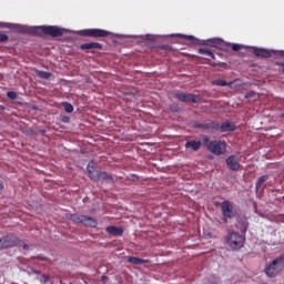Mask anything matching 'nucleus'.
<instances>
[{"mask_svg": "<svg viewBox=\"0 0 284 284\" xmlns=\"http://www.w3.org/2000/svg\"><path fill=\"white\" fill-rule=\"evenodd\" d=\"M282 201H284V195L282 196Z\"/></svg>", "mask_w": 284, "mask_h": 284, "instance_id": "58836bf2", "label": "nucleus"}, {"mask_svg": "<svg viewBox=\"0 0 284 284\" xmlns=\"http://www.w3.org/2000/svg\"><path fill=\"white\" fill-rule=\"evenodd\" d=\"M220 207L223 223L227 224L229 220L235 219L236 213L234 212V204L232 202L225 200L220 204Z\"/></svg>", "mask_w": 284, "mask_h": 284, "instance_id": "39448f33", "label": "nucleus"}, {"mask_svg": "<svg viewBox=\"0 0 284 284\" xmlns=\"http://www.w3.org/2000/svg\"><path fill=\"white\" fill-rule=\"evenodd\" d=\"M82 37H92L94 39L110 37V31L103 29H84L80 31Z\"/></svg>", "mask_w": 284, "mask_h": 284, "instance_id": "423d86ee", "label": "nucleus"}, {"mask_svg": "<svg viewBox=\"0 0 284 284\" xmlns=\"http://www.w3.org/2000/svg\"><path fill=\"white\" fill-rule=\"evenodd\" d=\"M194 128H196L197 130H219V123H216V122H207V123L195 122Z\"/></svg>", "mask_w": 284, "mask_h": 284, "instance_id": "f8f14e48", "label": "nucleus"}, {"mask_svg": "<svg viewBox=\"0 0 284 284\" xmlns=\"http://www.w3.org/2000/svg\"><path fill=\"white\" fill-rule=\"evenodd\" d=\"M19 31L23 34H34L36 37H41V34H47L48 37H63L65 29H61L57 26H40V27H26L19 28Z\"/></svg>", "mask_w": 284, "mask_h": 284, "instance_id": "f257e3e1", "label": "nucleus"}, {"mask_svg": "<svg viewBox=\"0 0 284 284\" xmlns=\"http://www.w3.org/2000/svg\"><path fill=\"white\" fill-rule=\"evenodd\" d=\"M0 110H6V106L0 104Z\"/></svg>", "mask_w": 284, "mask_h": 284, "instance_id": "c9c22d12", "label": "nucleus"}, {"mask_svg": "<svg viewBox=\"0 0 284 284\" xmlns=\"http://www.w3.org/2000/svg\"><path fill=\"white\" fill-rule=\"evenodd\" d=\"M175 99L182 101V103H199L201 102V95L193 93L178 92Z\"/></svg>", "mask_w": 284, "mask_h": 284, "instance_id": "6e6552de", "label": "nucleus"}, {"mask_svg": "<svg viewBox=\"0 0 284 284\" xmlns=\"http://www.w3.org/2000/svg\"><path fill=\"white\" fill-rule=\"evenodd\" d=\"M283 267H284V257L280 256L273 260L271 263L266 264L264 268V273L270 278H276V276H278V274L283 272Z\"/></svg>", "mask_w": 284, "mask_h": 284, "instance_id": "7ed1b4c3", "label": "nucleus"}, {"mask_svg": "<svg viewBox=\"0 0 284 284\" xmlns=\"http://www.w3.org/2000/svg\"><path fill=\"white\" fill-rule=\"evenodd\" d=\"M227 45V48H231L234 52H239L242 48H243V45H241V44H236V43H230V44H226Z\"/></svg>", "mask_w": 284, "mask_h": 284, "instance_id": "bb28decb", "label": "nucleus"}, {"mask_svg": "<svg viewBox=\"0 0 284 284\" xmlns=\"http://www.w3.org/2000/svg\"><path fill=\"white\" fill-rule=\"evenodd\" d=\"M128 263H132V265H143V263H149V261L141 257L128 256Z\"/></svg>", "mask_w": 284, "mask_h": 284, "instance_id": "6ab92c4d", "label": "nucleus"}, {"mask_svg": "<svg viewBox=\"0 0 284 284\" xmlns=\"http://www.w3.org/2000/svg\"><path fill=\"white\" fill-rule=\"evenodd\" d=\"M83 216L84 215H79V214H71L70 216V221H72L73 223H83Z\"/></svg>", "mask_w": 284, "mask_h": 284, "instance_id": "b1692460", "label": "nucleus"}, {"mask_svg": "<svg viewBox=\"0 0 284 284\" xmlns=\"http://www.w3.org/2000/svg\"><path fill=\"white\" fill-rule=\"evenodd\" d=\"M226 165L229 170H232V172H239L241 170V163L239 162V156L231 155L226 159Z\"/></svg>", "mask_w": 284, "mask_h": 284, "instance_id": "1a4fd4ad", "label": "nucleus"}, {"mask_svg": "<svg viewBox=\"0 0 284 284\" xmlns=\"http://www.w3.org/2000/svg\"><path fill=\"white\" fill-rule=\"evenodd\" d=\"M201 141L196 140L186 141L185 143V148L193 150V152H199L201 150Z\"/></svg>", "mask_w": 284, "mask_h": 284, "instance_id": "dca6fc26", "label": "nucleus"}, {"mask_svg": "<svg viewBox=\"0 0 284 284\" xmlns=\"http://www.w3.org/2000/svg\"><path fill=\"white\" fill-rule=\"evenodd\" d=\"M270 175H262L257 179L256 183H255V187L256 190L261 189V186L263 185V183H265V181H268Z\"/></svg>", "mask_w": 284, "mask_h": 284, "instance_id": "4be33fe9", "label": "nucleus"}, {"mask_svg": "<svg viewBox=\"0 0 284 284\" xmlns=\"http://www.w3.org/2000/svg\"><path fill=\"white\" fill-rule=\"evenodd\" d=\"M253 53L255 57H260L261 59H270L272 54H275L274 51L261 48H254Z\"/></svg>", "mask_w": 284, "mask_h": 284, "instance_id": "9b49d317", "label": "nucleus"}, {"mask_svg": "<svg viewBox=\"0 0 284 284\" xmlns=\"http://www.w3.org/2000/svg\"><path fill=\"white\" fill-rule=\"evenodd\" d=\"M217 130H220L221 132H234L236 130V125H234V123L230 121H225L217 126Z\"/></svg>", "mask_w": 284, "mask_h": 284, "instance_id": "ddd939ff", "label": "nucleus"}, {"mask_svg": "<svg viewBox=\"0 0 284 284\" xmlns=\"http://www.w3.org/2000/svg\"><path fill=\"white\" fill-rule=\"evenodd\" d=\"M10 37L6 33H0V43H7L9 41Z\"/></svg>", "mask_w": 284, "mask_h": 284, "instance_id": "cd10ccee", "label": "nucleus"}, {"mask_svg": "<svg viewBox=\"0 0 284 284\" xmlns=\"http://www.w3.org/2000/svg\"><path fill=\"white\" fill-rule=\"evenodd\" d=\"M48 281H50V277L48 275H42L41 276V283H48Z\"/></svg>", "mask_w": 284, "mask_h": 284, "instance_id": "c756f323", "label": "nucleus"}, {"mask_svg": "<svg viewBox=\"0 0 284 284\" xmlns=\"http://www.w3.org/2000/svg\"><path fill=\"white\" fill-rule=\"evenodd\" d=\"M37 77H39L40 79H50L52 77V73L48 72V71H41V70H37L36 71Z\"/></svg>", "mask_w": 284, "mask_h": 284, "instance_id": "5701e85b", "label": "nucleus"}, {"mask_svg": "<svg viewBox=\"0 0 284 284\" xmlns=\"http://www.w3.org/2000/svg\"><path fill=\"white\" fill-rule=\"evenodd\" d=\"M93 181H102V183H110L111 185H114V176L104 171L98 172L95 180Z\"/></svg>", "mask_w": 284, "mask_h": 284, "instance_id": "9d476101", "label": "nucleus"}, {"mask_svg": "<svg viewBox=\"0 0 284 284\" xmlns=\"http://www.w3.org/2000/svg\"><path fill=\"white\" fill-rule=\"evenodd\" d=\"M252 94H246L245 99H251Z\"/></svg>", "mask_w": 284, "mask_h": 284, "instance_id": "72a5a7b5", "label": "nucleus"}, {"mask_svg": "<svg viewBox=\"0 0 284 284\" xmlns=\"http://www.w3.org/2000/svg\"><path fill=\"white\" fill-rule=\"evenodd\" d=\"M63 108L68 114H72V112H74V106L71 103L64 102Z\"/></svg>", "mask_w": 284, "mask_h": 284, "instance_id": "393cba45", "label": "nucleus"}, {"mask_svg": "<svg viewBox=\"0 0 284 284\" xmlns=\"http://www.w3.org/2000/svg\"><path fill=\"white\" fill-rule=\"evenodd\" d=\"M280 65L282 67V72H284V62H281Z\"/></svg>", "mask_w": 284, "mask_h": 284, "instance_id": "473e14b6", "label": "nucleus"}, {"mask_svg": "<svg viewBox=\"0 0 284 284\" xmlns=\"http://www.w3.org/2000/svg\"><path fill=\"white\" fill-rule=\"evenodd\" d=\"M178 37H181L182 39H185L186 41H192V43H196L199 40L194 38L193 36H183L179 34Z\"/></svg>", "mask_w": 284, "mask_h": 284, "instance_id": "a878e982", "label": "nucleus"}, {"mask_svg": "<svg viewBox=\"0 0 284 284\" xmlns=\"http://www.w3.org/2000/svg\"><path fill=\"white\" fill-rule=\"evenodd\" d=\"M21 240L14 234H10L0 239V250H7L8 247H14L19 245Z\"/></svg>", "mask_w": 284, "mask_h": 284, "instance_id": "0eeeda50", "label": "nucleus"}, {"mask_svg": "<svg viewBox=\"0 0 284 284\" xmlns=\"http://www.w3.org/2000/svg\"><path fill=\"white\" fill-rule=\"evenodd\" d=\"M106 232L111 236H123V229L119 226H108Z\"/></svg>", "mask_w": 284, "mask_h": 284, "instance_id": "a211bd4d", "label": "nucleus"}, {"mask_svg": "<svg viewBox=\"0 0 284 284\" xmlns=\"http://www.w3.org/2000/svg\"><path fill=\"white\" fill-rule=\"evenodd\" d=\"M2 28H10V26L8 23H2L1 26Z\"/></svg>", "mask_w": 284, "mask_h": 284, "instance_id": "2f4dec72", "label": "nucleus"}, {"mask_svg": "<svg viewBox=\"0 0 284 284\" xmlns=\"http://www.w3.org/2000/svg\"><path fill=\"white\" fill-rule=\"evenodd\" d=\"M226 243L231 250H241L245 245V237L237 232L227 234Z\"/></svg>", "mask_w": 284, "mask_h": 284, "instance_id": "20e7f679", "label": "nucleus"}, {"mask_svg": "<svg viewBox=\"0 0 284 284\" xmlns=\"http://www.w3.org/2000/svg\"><path fill=\"white\" fill-rule=\"evenodd\" d=\"M7 97H8V99H11V101H14V99H17V92L8 91Z\"/></svg>", "mask_w": 284, "mask_h": 284, "instance_id": "c85d7f7f", "label": "nucleus"}, {"mask_svg": "<svg viewBox=\"0 0 284 284\" xmlns=\"http://www.w3.org/2000/svg\"><path fill=\"white\" fill-rule=\"evenodd\" d=\"M62 123H70V116L64 115L61 118Z\"/></svg>", "mask_w": 284, "mask_h": 284, "instance_id": "7c9ffc66", "label": "nucleus"}, {"mask_svg": "<svg viewBox=\"0 0 284 284\" xmlns=\"http://www.w3.org/2000/svg\"><path fill=\"white\" fill-rule=\"evenodd\" d=\"M3 184L1 183V181H0V190H3Z\"/></svg>", "mask_w": 284, "mask_h": 284, "instance_id": "f704fd0d", "label": "nucleus"}, {"mask_svg": "<svg viewBox=\"0 0 284 284\" xmlns=\"http://www.w3.org/2000/svg\"><path fill=\"white\" fill-rule=\"evenodd\" d=\"M202 141L204 145H206V150H209V152L215 156H221V154H225L227 152V143L225 141H210V136L207 135H202Z\"/></svg>", "mask_w": 284, "mask_h": 284, "instance_id": "f03ea898", "label": "nucleus"}, {"mask_svg": "<svg viewBox=\"0 0 284 284\" xmlns=\"http://www.w3.org/2000/svg\"><path fill=\"white\" fill-rule=\"evenodd\" d=\"M103 44L99 42H88L80 45V50H101Z\"/></svg>", "mask_w": 284, "mask_h": 284, "instance_id": "4468645a", "label": "nucleus"}, {"mask_svg": "<svg viewBox=\"0 0 284 284\" xmlns=\"http://www.w3.org/2000/svg\"><path fill=\"white\" fill-rule=\"evenodd\" d=\"M244 232H247V227L244 229Z\"/></svg>", "mask_w": 284, "mask_h": 284, "instance_id": "e433bc0d", "label": "nucleus"}, {"mask_svg": "<svg viewBox=\"0 0 284 284\" xmlns=\"http://www.w3.org/2000/svg\"><path fill=\"white\" fill-rule=\"evenodd\" d=\"M282 119H284V113L282 114Z\"/></svg>", "mask_w": 284, "mask_h": 284, "instance_id": "4c0bfd02", "label": "nucleus"}, {"mask_svg": "<svg viewBox=\"0 0 284 284\" xmlns=\"http://www.w3.org/2000/svg\"><path fill=\"white\" fill-rule=\"evenodd\" d=\"M82 225H84L85 227H97V225H99V222L94 217L84 215L82 217Z\"/></svg>", "mask_w": 284, "mask_h": 284, "instance_id": "2eb2a0df", "label": "nucleus"}, {"mask_svg": "<svg viewBox=\"0 0 284 284\" xmlns=\"http://www.w3.org/2000/svg\"><path fill=\"white\" fill-rule=\"evenodd\" d=\"M197 52H199V54H205L206 57H210L211 59H216V55H214V53L210 49L200 48L197 50Z\"/></svg>", "mask_w": 284, "mask_h": 284, "instance_id": "412c9836", "label": "nucleus"}, {"mask_svg": "<svg viewBox=\"0 0 284 284\" xmlns=\"http://www.w3.org/2000/svg\"><path fill=\"white\" fill-rule=\"evenodd\" d=\"M87 172L89 174V178L94 181L97 179V174H99V172H97L95 166H94V161H90L88 166H87Z\"/></svg>", "mask_w": 284, "mask_h": 284, "instance_id": "f3484780", "label": "nucleus"}, {"mask_svg": "<svg viewBox=\"0 0 284 284\" xmlns=\"http://www.w3.org/2000/svg\"><path fill=\"white\" fill-rule=\"evenodd\" d=\"M234 84V82H227L225 80H213L212 81V85H219L220 88H225V85H227L229 88H232V85Z\"/></svg>", "mask_w": 284, "mask_h": 284, "instance_id": "aec40b11", "label": "nucleus"}]
</instances>
